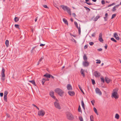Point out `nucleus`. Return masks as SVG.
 <instances>
[{"label": "nucleus", "mask_w": 121, "mask_h": 121, "mask_svg": "<svg viewBox=\"0 0 121 121\" xmlns=\"http://www.w3.org/2000/svg\"><path fill=\"white\" fill-rule=\"evenodd\" d=\"M67 88L68 90H71L72 89V88L70 84H68L67 85Z\"/></svg>", "instance_id": "f8f14e48"}, {"label": "nucleus", "mask_w": 121, "mask_h": 121, "mask_svg": "<svg viewBox=\"0 0 121 121\" xmlns=\"http://www.w3.org/2000/svg\"><path fill=\"white\" fill-rule=\"evenodd\" d=\"M107 18V17H104V19L105 21H107V19H106Z\"/></svg>", "instance_id": "680f3d73"}, {"label": "nucleus", "mask_w": 121, "mask_h": 121, "mask_svg": "<svg viewBox=\"0 0 121 121\" xmlns=\"http://www.w3.org/2000/svg\"><path fill=\"white\" fill-rule=\"evenodd\" d=\"M84 70L83 69H81L80 71L81 73L83 78H84L85 76V75L84 73Z\"/></svg>", "instance_id": "4468645a"}, {"label": "nucleus", "mask_w": 121, "mask_h": 121, "mask_svg": "<svg viewBox=\"0 0 121 121\" xmlns=\"http://www.w3.org/2000/svg\"><path fill=\"white\" fill-rule=\"evenodd\" d=\"M100 17L99 16H96V17L94 19V21L95 22Z\"/></svg>", "instance_id": "aec40b11"}, {"label": "nucleus", "mask_w": 121, "mask_h": 121, "mask_svg": "<svg viewBox=\"0 0 121 121\" xmlns=\"http://www.w3.org/2000/svg\"><path fill=\"white\" fill-rule=\"evenodd\" d=\"M113 92L112 93V96L113 97L116 99H118L119 96L118 95L117 91L116 89H114L113 91Z\"/></svg>", "instance_id": "f03ea898"}, {"label": "nucleus", "mask_w": 121, "mask_h": 121, "mask_svg": "<svg viewBox=\"0 0 121 121\" xmlns=\"http://www.w3.org/2000/svg\"><path fill=\"white\" fill-rule=\"evenodd\" d=\"M78 111L79 112H81L82 111L81 109V108H80V105H79V106L78 108Z\"/></svg>", "instance_id": "c9c22d12"}, {"label": "nucleus", "mask_w": 121, "mask_h": 121, "mask_svg": "<svg viewBox=\"0 0 121 121\" xmlns=\"http://www.w3.org/2000/svg\"><path fill=\"white\" fill-rule=\"evenodd\" d=\"M5 71V69H4V68H2V70L1 73V75H2L1 79L3 81H4L5 79V78H4V77L5 76V75L4 74Z\"/></svg>", "instance_id": "7ed1b4c3"}, {"label": "nucleus", "mask_w": 121, "mask_h": 121, "mask_svg": "<svg viewBox=\"0 0 121 121\" xmlns=\"http://www.w3.org/2000/svg\"><path fill=\"white\" fill-rule=\"evenodd\" d=\"M89 63L87 61H86L83 62L82 65L84 67H88L89 66Z\"/></svg>", "instance_id": "423d86ee"}, {"label": "nucleus", "mask_w": 121, "mask_h": 121, "mask_svg": "<svg viewBox=\"0 0 121 121\" xmlns=\"http://www.w3.org/2000/svg\"><path fill=\"white\" fill-rule=\"evenodd\" d=\"M90 119L91 121H94L93 120V117L92 115H91V116L90 117Z\"/></svg>", "instance_id": "c756f323"}, {"label": "nucleus", "mask_w": 121, "mask_h": 121, "mask_svg": "<svg viewBox=\"0 0 121 121\" xmlns=\"http://www.w3.org/2000/svg\"><path fill=\"white\" fill-rule=\"evenodd\" d=\"M67 12L70 15H71V11L70 9L69 8L68 9L66 10Z\"/></svg>", "instance_id": "4be33fe9"}, {"label": "nucleus", "mask_w": 121, "mask_h": 121, "mask_svg": "<svg viewBox=\"0 0 121 121\" xmlns=\"http://www.w3.org/2000/svg\"><path fill=\"white\" fill-rule=\"evenodd\" d=\"M107 46L106 45L104 46V48L106 49H107Z\"/></svg>", "instance_id": "774afa93"}, {"label": "nucleus", "mask_w": 121, "mask_h": 121, "mask_svg": "<svg viewBox=\"0 0 121 121\" xmlns=\"http://www.w3.org/2000/svg\"><path fill=\"white\" fill-rule=\"evenodd\" d=\"M100 73L97 71H95L94 72V76L96 77H99L100 76Z\"/></svg>", "instance_id": "6e6552de"}, {"label": "nucleus", "mask_w": 121, "mask_h": 121, "mask_svg": "<svg viewBox=\"0 0 121 121\" xmlns=\"http://www.w3.org/2000/svg\"><path fill=\"white\" fill-rule=\"evenodd\" d=\"M105 81L107 83H108L110 82V80L107 77H106L105 78Z\"/></svg>", "instance_id": "f3484780"}, {"label": "nucleus", "mask_w": 121, "mask_h": 121, "mask_svg": "<svg viewBox=\"0 0 121 121\" xmlns=\"http://www.w3.org/2000/svg\"><path fill=\"white\" fill-rule=\"evenodd\" d=\"M74 24L76 26V27L77 28H79V27H78V24L77 22L75 21L74 22Z\"/></svg>", "instance_id": "cd10ccee"}, {"label": "nucleus", "mask_w": 121, "mask_h": 121, "mask_svg": "<svg viewBox=\"0 0 121 121\" xmlns=\"http://www.w3.org/2000/svg\"><path fill=\"white\" fill-rule=\"evenodd\" d=\"M112 11L113 12L115 11L116 10V9L114 7L112 9Z\"/></svg>", "instance_id": "37998d69"}, {"label": "nucleus", "mask_w": 121, "mask_h": 121, "mask_svg": "<svg viewBox=\"0 0 121 121\" xmlns=\"http://www.w3.org/2000/svg\"><path fill=\"white\" fill-rule=\"evenodd\" d=\"M44 58V57L43 56L41 57L40 59L39 60V62H40Z\"/></svg>", "instance_id": "79ce46f5"}, {"label": "nucleus", "mask_w": 121, "mask_h": 121, "mask_svg": "<svg viewBox=\"0 0 121 121\" xmlns=\"http://www.w3.org/2000/svg\"><path fill=\"white\" fill-rule=\"evenodd\" d=\"M83 59L84 61L87 60V57L86 55L84 54L83 56Z\"/></svg>", "instance_id": "5701e85b"}, {"label": "nucleus", "mask_w": 121, "mask_h": 121, "mask_svg": "<svg viewBox=\"0 0 121 121\" xmlns=\"http://www.w3.org/2000/svg\"><path fill=\"white\" fill-rule=\"evenodd\" d=\"M69 94L71 96H73L75 95V93L73 91H69L68 92Z\"/></svg>", "instance_id": "2eb2a0df"}, {"label": "nucleus", "mask_w": 121, "mask_h": 121, "mask_svg": "<svg viewBox=\"0 0 121 121\" xmlns=\"http://www.w3.org/2000/svg\"><path fill=\"white\" fill-rule=\"evenodd\" d=\"M72 14L73 15L74 17H75L76 16V15L75 13H72Z\"/></svg>", "instance_id": "e2e57ef3"}, {"label": "nucleus", "mask_w": 121, "mask_h": 121, "mask_svg": "<svg viewBox=\"0 0 121 121\" xmlns=\"http://www.w3.org/2000/svg\"><path fill=\"white\" fill-rule=\"evenodd\" d=\"M119 115L117 113L116 114L115 116V118L117 119H118L119 118Z\"/></svg>", "instance_id": "a878e982"}, {"label": "nucleus", "mask_w": 121, "mask_h": 121, "mask_svg": "<svg viewBox=\"0 0 121 121\" xmlns=\"http://www.w3.org/2000/svg\"><path fill=\"white\" fill-rule=\"evenodd\" d=\"M91 80L92 82V84L94 85L95 84V80L94 79H91Z\"/></svg>", "instance_id": "58836bf2"}, {"label": "nucleus", "mask_w": 121, "mask_h": 121, "mask_svg": "<svg viewBox=\"0 0 121 121\" xmlns=\"http://www.w3.org/2000/svg\"><path fill=\"white\" fill-rule=\"evenodd\" d=\"M78 87H79V88L80 89V90L82 91V92L84 94V92H83V91L81 87V86H80V85H78Z\"/></svg>", "instance_id": "f704fd0d"}, {"label": "nucleus", "mask_w": 121, "mask_h": 121, "mask_svg": "<svg viewBox=\"0 0 121 121\" xmlns=\"http://www.w3.org/2000/svg\"><path fill=\"white\" fill-rule=\"evenodd\" d=\"M66 115L67 118L69 120H72L73 119V117L71 114L69 112L67 113Z\"/></svg>", "instance_id": "20e7f679"}, {"label": "nucleus", "mask_w": 121, "mask_h": 121, "mask_svg": "<svg viewBox=\"0 0 121 121\" xmlns=\"http://www.w3.org/2000/svg\"><path fill=\"white\" fill-rule=\"evenodd\" d=\"M88 47V46L87 45H85L84 47V48L86 49Z\"/></svg>", "instance_id": "052dcab7"}, {"label": "nucleus", "mask_w": 121, "mask_h": 121, "mask_svg": "<svg viewBox=\"0 0 121 121\" xmlns=\"http://www.w3.org/2000/svg\"><path fill=\"white\" fill-rule=\"evenodd\" d=\"M63 22L66 24H68V22L67 20L65 18H63Z\"/></svg>", "instance_id": "b1692460"}, {"label": "nucleus", "mask_w": 121, "mask_h": 121, "mask_svg": "<svg viewBox=\"0 0 121 121\" xmlns=\"http://www.w3.org/2000/svg\"><path fill=\"white\" fill-rule=\"evenodd\" d=\"M61 7L64 11L66 10L69 9V7L66 6H64V5H61Z\"/></svg>", "instance_id": "9b49d317"}, {"label": "nucleus", "mask_w": 121, "mask_h": 121, "mask_svg": "<svg viewBox=\"0 0 121 121\" xmlns=\"http://www.w3.org/2000/svg\"><path fill=\"white\" fill-rule=\"evenodd\" d=\"M95 91L96 94H98L100 95H101L102 93L100 90L98 88H95Z\"/></svg>", "instance_id": "1a4fd4ad"}, {"label": "nucleus", "mask_w": 121, "mask_h": 121, "mask_svg": "<svg viewBox=\"0 0 121 121\" xmlns=\"http://www.w3.org/2000/svg\"><path fill=\"white\" fill-rule=\"evenodd\" d=\"M8 93V92L7 91H5L4 93V95L7 96Z\"/></svg>", "instance_id": "e433bc0d"}, {"label": "nucleus", "mask_w": 121, "mask_h": 121, "mask_svg": "<svg viewBox=\"0 0 121 121\" xmlns=\"http://www.w3.org/2000/svg\"><path fill=\"white\" fill-rule=\"evenodd\" d=\"M50 77H51L52 78L54 79V77L52 75H50Z\"/></svg>", "instance_id": "0e129e2a"}, {"label": "nucleus", "mask_w": 121, "mask_h": 121, "mask_svg": "<svg viewBox=\"0 0 121 121\" xmlns=\"http://www.w3.org/2000/svg\"><path fill=\"white\" fill-rule=\"evenodd\" d=\"M99 40L101 42L103 43L104 41L102 38H99Z\"/></svg>", "instance_id": "473e14b6"}, {"label": "nucleus", "mask_w": 121, "mask_h": 121, "mask_svg": "<svg viewBox=\"0 0 121 121\" xmlns=\"http://www.w3.org/2000/svg\"><path fill=\"white\" fill-rule=\"evenodd\" d=\"M91 104H92V105H94V103H95V100H93L92 101H91Z\"/></svg>", "instance_id": "49530a36"}, {"label": "nucleus", "mask_w": 121, "mask_h": 121, "mask_svg": "<svg viewBox=\"0 0 121 121\" xmlns=\"http://www.w3.org/2000/svg\"><path fill=\"white\" fill-rule=\"evenodd\" d=\"M45 44H40V46H43L45 45Z\"/></svg>", "instance_id": "bf43d9fd"}, {"label": "nucleus", "mask_w": 121, "mask_h": 121, "mask_svg": "<svg viewBox=\"0 0 121 121\" xmlns=\"http://www.w3.org/2000/svg\"><path fill=\"white\" fill-rule=\"evenodd\" d=\"M78 34L79 35H80L81 34V29L80 26L79 27V28H78Z\"/></svg>", "instance_id": "7c9ffc66"}, {"label": "nucleus", "mask_w": 121, "mask_h": 121, "mask_svg": "<svg viewBox=\"0 0 121 121\" xmlns=\"http://www.w3.org/2000/svg\"><path fill=\"white\" fill-rule=\"evenodd\" d=\"M45 114V112L43 110L39 111L38 113V115L40 116H43Z\"/></svg>", "instance_id": "39448f33"}, {"label": "nucleus", "mask_w": 121, "mask_h": 121, "mask_svg": "<svg viewBox=\"0 0 121 121\" xmlns=\"http://www.w3.org/2000/svg\"><path fill=\"white\" fill-rule=\"evenodd\" d=\"M88 9H86V10H87V11H89L90 10V9H89V8H88Z\"/></svg>", "instance_id": "338daca9"}, {"label": "nucleus", "mask_w": 121, "mask_h": 121, "mask_svg": "<svg viewBox=\"0 0 121 121\" xmlns=\"http://www.w3.org/2000/svg\"><path fill=\"white\" fill-rule=\"evenodd\" d=\"M101 3L102 4H104L105 3L104 1V0H102L101 1Z\"/></svg>", "instance_id": "864d4df0"}, {"label": "nucleus", "mask_w": 121, "mask_h": 121, "mask_svg": "<svg viewBox=\"0 0 121 121\" xmlns=\"http://www.w3.org/2000/svg\"><path fill=\"white\" fill-rule=\"evenodd\" d=\"M116 14H114L112 15L111 19H112L114 18L116 16Z\"/></svg>", "instance_id": "a19ab883"}, {"label": "nucleus", "mask_w": 121, "mask_h": 121, "mask_svg": "<svg viewBox=\"0 0 121 121\" xmlns=\"http://www.w3.org/2000/svg\"><path fill=\"white\" fill-rule=\"evenodd\" d=\"M45 81V78H43L42 79V82L44 83Z\"/></svg>", "instance_id": "3c124183"}, {"label": "nucleus", "mask_w": 121, "mask_h": 121, "mask_svg": "<svg viewBox=\"0 0 121 121\" xmlns=\"http://www.w3.org/2000/svg\"><path fill=\"white\" fill-rule=\"evenodd\" d=\"M105 17H107L108 16V14L107 13H106L105 14Z\"/></svg>", "instance_id": "69168bd1"}, {"label": "nucleus", "mask_w": 121, "mask_h": 121, "mask_svg": "<svg viewBox=\"0 0 121 121\" xmlns=\"http://www.w3.org/2000/svg\"><path fill=\"white\" fill-rule=\"evenodd\" d=\"M29 82L33 84L34 86H36L35 85V83L34 80H33L31 81H29Z\"/></svg>", "instance_id": "a211bd4d"}, {"label": "nucleus", "mask_w": 121, "mask_h": 121, "mask_svg": "<svg viewBox=\"0 0 121 121\" xmlns=\"http://www.w3.org/2000/svg\"><path fill=\"white\" fill-rule=\"evenodd\" d=\"M120 5V4H117V5H116L115 6H114V7H115V8H118V7H119V6Z\"/></svg>", "instance_id": "603ef678"}, {"label": "nucleus", "mask_w": 121, "mask_h": 121, "mask_svg": "<svg viewBox=\"0 0 121 121\" xmlns=\"http://www.w3.org/2000/svg\"><path fill=\"white\" fill-rule=\"evenodd\" d=\"M90 45L91 46H92L94 44V43L92 42H90L89 43Z\"/></svg>", "instance_id": "c03bdc74"}, {"label": "nucleus", "mask_w": 121, "mask_h": 121, "mask_svg": "<svg viewBox=\"0 0 121 121\" xmlns=\"http://www.w3.org/2000/svg\"><path fill=\"white\" fill-rule=\"evenodd\" d=\"M54 105L55 107L59 109H60L61 108L59 103L56 102L54 103Z\"/></svg>", "instance_id": "0eeeda50"}, {"label": "nucleus", "mask_w": 121, "mask_h": 121, "mask_svg": "<svg viewBox=\"0 0 121 121\" xmlns=\"http://www.w3.org/2000/svg\"><path fill=\"white\" fill-rule=\"evenodd\" d=\"M15 27L17 28L18 29H19V26L18 24H15L14 25Z\"/></svg>", "instance_id": "72a5a7b5"}, {"label": "nucleus", "mask_w": 121, "mask_h": 121, "mask_svg": "<svg viewBox=\"0 0 121 121\" xmlns=\"http://www.w3.org/2000/svg\"><path fill=\"white\" fill-rule=\"evenodd\" d=\"M101 81L102 82H104V79L103 78H101Z\"/></svg>", "instance_id": "a18cd8bd"}, {"label": "nucleus", "mask_w": 121, "mask_h": 121, "mask_svg": "<svg viewBox=\"0 0 121 121\" xmlns=\"http://www.w3.org/2000/svg\"><path fill=\"white\" fill-rule=\"evenodd\" d=\"M5 44L7 47H8L9 45V41L8 40H6L5 42Z\"/></svg>", "instance_id": "412c9836"}, {"label": "nucleus", "mask_w": 121, "mask_h": 121, "mask_svg": "<svg viewBox=\"0 0 121 121\" xmlns=\"http://www.w3.org/2000/svg\"><path fill=\"white\" fill-rule=\"evenodd\" d=\"M96 61H97L96 62V64H100V63L101 61L100 60H96Z\"/></svg>", "instance_id": "4c0bfd02"}, {"label": "nucleus", "mask_w": 121, "mask_h": 121, "mask_svg": "<svg viewBox=\"0 0 121 121\" xmlns=\"http://www.w3.org/2000/svg\"><path fill=\"white\" fill-rule=\"evenodd\" d=\"M85 3L87 4H88L89 5H92L93 4H92L91 3H88L86 2H85Z\"/></svg>", "instance_id": "5fc2aeb1"}, {"label": "nucleus", "mask_w": 121, "mask_h": 121, "mask_svg": "<svg viewBox=\"0 0 121 121\" xmlns=\"http://www.w3.org/2000/svg\"><path fill=\"white\" fill-rule=\"evenodd\" d=\"M4 100L6 102H7V96L4 95Z\"/></svg>", "instance_id": "bb28decb"}, {"label": "nucleus", "mask_w": 121, "mask_h": 121, "mask_svg": "<svg viewBox=\"0 0 121 121\" xmlns=\"http://www.w3.org/2000/svg\"><path fill=\"white\" fill-rule=\"evenodd\" d=\"M81 104L82 107L84 110L85 109V105L83 101L82 100L81 101Z\"/></svg>", "instance_id": "6ab92c4d"}, {"label": "nucleus", "mask_w": 121, "mask_h": 121, "mask_svg": "<svg viewBox=\"0 0 121 121\" xmlns=\"http://www.w3.org/2000/svg\"><path fill=\"white\" fill-rule=\"evenodd\" d=\"M114 35V37L117 40H118L119 39V38L117 33H115Z\"/></svg>", "instance_id": "ddd939ff"}, {"label": "nucleus", "mask_w": 121, "mask_h": 121, "mask_svg": "<svg viewBox=\"0 0 121 121\" xmlns=\"http://www.w3.org/2000/svg\"><path fill=\"white\" fill-rule=\"evenodd\" d=\"M111 39L112 41L115 42H117V41L113 38H111Z\"/></svg>", "instance_id": "2f4dec72"}, {"label": "nucleus", "mask_w": 121, "mask_h": 121, "mask_svg": "<svg viewBox=\"0 0 121 121\" xmlns=\"http://www.w3.org/2000/svg\"><path fill=\"white\" fill-rule=\"evenodd\" d=\"M19 19L18 17H15L14 18V21L15 22H17L19 20Z\"/></svg>", "instance_id": "c85d7f7f"}, {"label": "nucleus", "mask_w": 121, "mask_h": 121, "mask_svg": "<svg viewBox=\"0 0 121 121\" xmlns=\"http://www.w3.org/2000/svg\"><path fill=\"white\" fill-rule=\"evenodd\" d=\"M102 34L101 33H100L99 35V38H102Z\"/></svg>", "instance_id": "ea45409f"}, {"label": "nucleus", "mask_w": 121, "mask_h": 121, "mask_svg": "<svg viewBox=\"0 0 121 121\" xmlns=\"http://www.w3.org/2000/svg\"><path fill=\"white\" fill-rule=\"evenodd\" d=\"M102 49L101 48H100L98 49V50L99 51H102Z\"/></svg>", "instance_id": "13d9d810"}, {"label": "nucleus", "mask_w": 121, "mask_h": 121, "mask_svg": "<svg viewBox=\"0 0 121 121\" xmlns=\"http://www.w3.org/2000/svg\"><path fill=\"white\" fill-rule=\"evenodd\" d=\"M43 6L44 7V8H48V6L46 5H43Z\"/></svg>", "instance_id": "09e8293b"}, {"label": "nucleus", "mask_w": 121, "mask_h": 121, "mask_svg": "<svg viewBox=\"0 0 121 121\" xmlns=\"http://www.w3.org/2000/svg\"><path fill=\"white\" fill-rule=\"evenodd\" d=\"M3 93H0V96L1 97H2L3 96Z\"/></svg>", "instance_id": "4d7b16f0"}, {"label": "nucleus", "mask_w": 121, "mask_h": 121, "mask_svg": "<svg viewBox=\"0 0 121 121\" xmlns=\"http://www.w3.org/2000/svg\"><path fill=\"white\" fill-rule=\"evenodd\" d=\"M43 77L47 78H50V75L48 73H47L46 74L44 75Z\"/></svg>", "instance_id": "dca6fc26"}, {"label": "nucleus", "mask_w": 121, "mask_h": 121, "mask_svg": "<svg viewBox=\"0 0 121 121\" xmlns=\"http://www.w3.org/2000/svg\"><path fill=\"white\" fill-rule=\"evenodd\" d=\"M95 33H93L91 35V36L92 37H95Z\"/></svg>", "instance_id": "8fccbe9b"}, {"label": "nucleus", "mask_w": 121, "mask_h": 121, "mask_svg": "<svg viewBox=\"0 0 121 121\" xmlns=\"http://www.w3.org/2000/svg\"><path fill=\"white\" fill-rule=\"evenodd\" d=\"M93 109H94V112H95V113L96 114H97V115H98V113L97 112V109H96V108H95L94 107L93 108Z\"/></svg>", "instance_id": "393cba45"}, {"label": "nucleus", "mask_w": 121, "mask_h": 121, "mask_svg": "<svg viewBox=\"0 0 121 121\" xmlns=\"http://www.w3.org/2000/svg\"><path fill=\"white\" fill-rule=\"evenodd\" d=\"M79 120L80 121H83V118L82 117L79 118Z\"/></svg>", "instance_id": "6e6d98bb"}, {"label": "nucleus", "mask_w": 121, "mask_h": 121, "mask_svg": "<svg viewBox=\"0 0 121 121\" xmlns=\"http://www.w3.org/2000/svg\"><path fill=\"white\" fill-rule=\"evenodd\" d=\"M55 92L57 93L60 96L62 97L63 96V94L64 93V91L61 89L57 88L55 90Z\"/></svg>", "instance_id": "f257e3e1"}, {"label": "nucleus", "mask_w": 121, "mask_h": 121, "mask_svg": "<svg viewBox=\"0 0 121 121\" xmlns=\"http://www.w3.org/2000/svg\"><path fill=\"white\" fill-rule=\"evenodd\" d=\"M32 105L34 107H36V108L38 109V110H39V108L38 107H37L36 105H35L34 104H32Z\"/></svg>", "instance_id": "de8ad7c7"}, {"label": "nucleus", "mask_w": 121, "mask_h": 121, "mask_svg": "<svg viewBox=\"0 0 121 121\" xmlns=\"http://www.w3.org/2000/svg\"><path fill=\"white\" fill-rule=\"evenodd\" d=\"M50 95L54 99H56L55 97L54 96V92L53 91H51L50 92Z\"/></svg>", "instance_id": "9d476101"}]
</instances>
